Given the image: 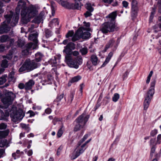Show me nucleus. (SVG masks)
Returning a JSON list of instances; mask_svg holds the SVG:
<instances>
[{"instance_id": "nucleus-1", "label": "nucleus", "mask_w": 161, "mask_h": 161, "mask_svg": "<svg viewBox=\"0 0 161 161\" xmlns=\"http://www.w3.org/2000/svg\"><path fill=\"white\" fill-rule=\"evenodd\" d=\"M26 2L24 0H19L16 9L19 11L20 9H22L21 20H27L32 19L37 13L36 8L33 6L29 7L26 11Z\"/></svg>"}, {"instance_id": "nucleus-2", "label": "nucleus", "mask_w": 161, "mask_h": 161, "mask_svg": "<svg viewBox=\"0 0 161 161\" xmlns=\"http://www.w3.org/2000/svg\"><path fill=\"white\" fill-rule=\"evenodd\" d=\"M64 48L63 52L66 54L65 57V62L69 67L78 69L79 65L76 63V61L75 58H73L71 56V51L75 48V44L71 42H69Z\"/></svg>"}, {"instance_id": "nucleus-3", "label": "nucleus", "mask_w": 161, "mask_h": 161, "mask_svg": "<svg viewBox=\"0 0 161 161\" xmlns=\"http://www.w3.org/2000/svg\"><path fill=\"white\" fill-rule=\"evenodd\" d=\"M156 78H152L150 87L146 94L144 101V109L146 110L148 108L151 101L155 93L154 87L156 84Z\"/></svg>"}, {"instance_id": "nucleus-4", "label": "nucleus", "mask_w": 161, "mask_h": 161, "mask_svg": "<svg viewBox=\"0 0 161 161\" xmlns=\"http://www.w3.org/2000/svg\"><path fill=\"white\" fill-rule=\"evenodd\" d=\"M117 23L115 21H108L103 24L100 30L104 34L113 32L119 29Z\"/></svg>"}, {"instance_id": "nucleus-5", "label": "nucleus", "mask_w": 161, "mask_h": 161, "mask_svg": "<svg viewBox=\"0 0 161 161\" xmlns=\"http://www.w3.org/2000/svg\"><path fill=\"white\" fill-rule=\"evenodd\" d=\"M40 65V64L36 63L35 60L31 61L30 59H27L19 68V72H22L25 71H30L37 68Z\"/></svg>"}, {"instance_id": "nucleus-6", "label": "nucleus", "mask_w": 161, "mask_h": 161, "mask_svg": "<svg viewBox=\"0 0 161 161\" xmlns=\"http://www.w3.org/2000/svg\"><path fill=\"white\" fill-rule=\"evenodd\" d=\"M16 95L12 92H6L4 97L1 99V101L5 105L4 107L3 106L0 104V109H7L9 105L12 104Z\"/></svg>"}, {"instance_id": "nucleus-7", "label": "nucleus", "mask_w": 161, "mask_h": 161, "mask_svg": "<svg viewBox=\"0 0 161 161\" xmlns=\"http://www.w3.org/2000/svg\"><path fill=\"white\" fill-rule=\"evenodd\" d=\"M10 115L12 121L16 122L21 120L24 116L25 114L22 110L19 109L17 110L16 108H14L13 109L11 110Z\"/></svg>"}, {"instance_id": "nucleus-8", "label": "nucleus", "mask_w": 161, "mask_h": 161, "mask_svg": "<svg viewBox=\"0 0 161 161\" xmlns=\"http://www.w3.org/2000/svg\"><path fill=\"white\" fill-rule=\"evenodd\" d=\"M119 43V42L118 40L115 42L113 38L111 39L106 45L105 49L106 51L109 47H113V51H115L117 49Z\"/></svg>"}, {"instance_id": "nucleus-9", "label": "nucleus", "mask_w": 161, "mask_h": 161, "mask_svg": "<svg viewBox=\"0 0 161 161\" xmlns=\"http://www.w3.org/2000/svg\"><path fill=\"white\" fill-rule=\"evenodd\" d=\"M85 114L83 113L78 117L75 120L77 123H79L81 125H83L84 126L88 121L89 115H88L85 116Z\"/></svg>"}, {"instance_id": "nucleus-10", "label": "nucleus", "mask_w": 161, "mask_h": 161, "mask_svg": "<svg viewBox=\"0 0 161 161\" xmlns=\"http://www.w3.org/2000/svg\"><path fill=\"white\" fill-rule=\"evenodd\" d=\"M33 43L32 42H30L27 43L25 46V49L22 50V54L25 55H28L30 51L31 50Z\"/></svg>"}, {"instance_id": "nucleus-11", "label": "nucleus", "mask_w": 161, "mask_h": 161, "mask_svg": "<svg viewBox=\"0 0 161 161\" xmlns=\"http://www.w3.org/2000/svg\"><path fill=\"white\" fill-rule=\"evenodd\" d=\"M0 27V33L3 34L7 33L10 30L11 27L8 25L6 22L4 23Z\"/></svg>"}, {"instance_id": "nucleus-12", "label": "nucleus", "mask_w": 161, "mask_h": 161, "mask_svg": "<svg viewBox=\"0 0 161 161\" xmlns=\"http://www.w3.org/2000/svg\"><path fill=\"white\" fill-rule=\"evenodd\" d=\"M81 29H78L74 34L72 38V41L75 42L81 38Z\"/></svg>"}, {"instance_id": "nucleus-13", "label": "nucleus", "mask_w": 161, "mask_h": 161, "mask_svg": "<svg viewBox=\"0 0 161 161\" xmlns=\"http://www.w3.org/2000/svg\"><path fill=\"white\" fill-rule=\"evenodd\" d=\"M38 35V33L36 31L30 34L28 38L29 40L33 41L36 44L38 42L37 37Z\"/></svg>"}, {"instance_id": "nucleus-14", "label": "nucleus", "mask_w": 161, "mask_h": 161, "mask_svg": "<svg viewBox=\"0 0 161 161\" xmlns=\"http://www.w3.org/2000/svg\"><path fill=\"white\" fill-rule=\"evenodd\" d=\"M86 8L89 11H86L84 14V15L86 17H87L92 15L91 12L93 11V8L92 7L91 4L89 3L86 4Z\"/></svg>"}, {"instance_id": "nucleus-15", "label": "nucleus", "mask_w": 161, "mask_h": 161, "mask_svg": "<svg viewBox=\"0 0 161 161\" xmlns=\"http://www.w3.org/2000/svg\"><path fill=\"white\" fill-rule=\"evenodd\" d=\"M35 81L32 79H30L25 83V90L28 91L31 90L35 84Z\"/></svg>"}, {"instance_id": "nucleus-16", "label": "nucleus", "mask_w": 161, "mask_h": 161, "mask_svg": "<svg viewBox=\"0 0 161 161\" xmlns=\"http://www.w3.org/2000/svg\"><path fill=\"white\" fill-rule=\"evenodd\" d=\"M38 12L36 15L33 17H35V20H43L45 19L46 15L44 11L41 12L38 14L37 15Z\"/></svg>"}, {"instance_id": "nucleus-17", "label": "nucleus", "mask_w": 161, "mask_h": 161, "mask_svg": "<svg viewBox=\"0 0 161 161\" xmlns=\"http://www.w3.org/2000/svg\"><path fill=\"white\" fill-rule=\"evenodd\" d=\"M81 38L84 39H87L90 37L91 33L88 31L83 32L82 30L81 29Z\"/></svg>"}, {"instance_id": "nucleus-18", "label": "nucleus", "mask_w": 161, "mask_h": 161, "mask_svg": "<svg viewBox=\"0 0 161 161\" xmlns=\"http://www.w3.org/2000/svg\"><path fill=\"white\" fill-rule=\"evenodd\" d=\"M90 61L93 65L96 66L97 64L98 58L96 55L93 54L91 55Z\"/></svg>"}, {"instance_id": "nucleus-19", "label": "nucleus", "mask_w": 161, "mask_h": 161, "mask_svg": "<svg viewBox=\"0 0 161 161\" xmlns=\"http://www.w3.org/2000/svg\"><path fill=\"white\" fill-rule=\"evenodd\" d=\"M117 11H114L109 14L106 17V18H108L111 20H114L117 16Z\"/></svg>"}, {"instance_id": "nucleus-20", "label": "nucleus", "mask_w": 161, "mask_h": 161, "mask_svg": "<svg viewBox=\"0 0 161 161\" xmlns=\"http://www.w3.org/2000/svg\"><path fill=\"white\" fill-rule=\"evenodd\" d=\"M43 57V55L42 54L40 53H37L35 54V62L37 63V62H40Z\"/></svg>"}, {"instance_id": "nucleus-21", "label": "nucleus", "mask_w": 161, "mask_h": 161, "mask_svg": "<svg viewBox=\"0 0 161 161\" xmlns=\"http://www.w3.org/2000/svg\"><path fill=\"white\" fill-rule=\"evenodd\" d=\"M9 132V130L7 129L4 131H0V139L5 137L7 136Z\"/></svg>"}, {"instance_id": "nucleus-22", "label": "nucleus", "mask_w": 161, "mask_h": 161, "mask_svg": "<svg viewBox=\"0 0 161 161\" xmlns=\"http://www.w3.org/2000/svg\"><path fill=\"white\" fill-rule=\"evenodd\" d=\"M64 130V126L62 125L61 126L60 129L58 130L57 134V136L58 138H60L61 136L63 133Z\"/></svg>"}, {"instance_id": "nucleus-23", "label": "nucleus", "mask_w": 161, "mask_h": 161, "mask_svg": "<svg viewBox=\"0 0 161 161\" xmlns=\"http://www.w3.org/2000/svg\"><path fill=\"white\" fill-rule=\"evenodd\" d=\"M18 21H4L3 23L6 22L8 25L10 26L14 27L18 23Z\"/></svg>"}, {"instance_id": "nucleus-24", "label": "nucleus", "mask_w": 161, "mask_h": 161, "mask_svg": "<svg viewBox=\"0 0 161 161\" xmlns=\"http://www.w3.org/2000/svg\"><path fill=\"white\" fill-rule=\"evenodd\" d=\"M84 127L83 125H81L79 123H77L74 128V131H77L80 130L81 129L83 128Z\"/></svg>"}, {"instance_id": "nucleus-25", "label": "nucleus", "mask_w": 161, "mask_h": 161, "mask_svg": "<svg viewBox=\"0 0 161 161\" xmlns=\"http://www.w3.org/2000/svg\"><path fill=\"white\" fill-rule=\"evenodd\" d=\"M75 94V92L72 91L71 92L68 98V102L69 103H71L73 99Z\"/></svg>"}, {"instance_id": "nucleus-26", "label": "nucleus", "mask_w": 161, "mask_h": 161, "mask_svg": "<svg viewBox=\"0 0 161 161\" xmlns=\"http://www.w3.org/2000/svg\"><path fill=\"white\" fill-rule=\"evenodd\" d=\"M81 78V77L80 75H77L73 77L70 80V82L71 83H75L77 82L79 80H80Z\"/></svg>"}, {"instance_id": "nucleus-27", "label": "nucleus", "mask_w": 161, "mask_h": 161, "mask_svg": "<svg viewBox=\"0 0 161 161\" xmlns=\"http://www.w3.org/2000/svg\"><path fill=\"white\" fill-rule=\"evenodd\" d=\"M20 11L16 9L14 14H13V20H18L19 17Z\"/></svg>"}, {"instance_id": "nucleus-28", "label": "nucleus", "mask_w": 161, "mask_h": 161, "mask_svg": "<svg viewBox=\"0 0 161 161\" xmlns=\"http://www.w3.org/2000/svg\"><path fill=\"white\" fill-rule=\"evenodd\" d=\"M10 40V37L7 35H3L1 37L0 41L2 42H4Z\"/></svg>"}, {"instance_id": "nucleus-29", "label": "nucleus", "mask_w": 161, "mask_h": 161, "mask_svg": "<svg viewBox=\"0 0 161 161\" xmlns=\"http://www.w3.org/2000/svg\"><path fill=\"white\" fill-rule=\"evenodd\" d=\"M138 10V8H131V15L132 17L134 18L137 16Z\"/></svg>"}, {"instance_id": "nucleus-30", "label": "nucleus", "mask_w": 161, "mask_h": 161, "mask_svg": "<svg viewBox=\"0 0 161 161\" xmlns=\"http://www.w3.org/2000/svg\"><path fill=\"white\" fill-rule=\"evenodd\" d=\"M57 58L54 57L53 58H52L49 60V63L51 65H52V66H55L57 65Z\"/></svg>"}, {"instance_id": "nucleus-31", "label": "nucleus", "mask_w": 161, "mask_h": 161, "mask_svg": "<svg viewBox=\"0 0 161 161\" xmlns=\"http://www.w3.org/2000/svg\"><path fill=\"white\" fill-rule=\"evenodd\" d=\"M13 15V12L10 11L9 14L4 15V17L7 20H11Z\"/></svg>"}, {"instance_id": "nucleus-32", "label": "nucleus", "mask_w": 161, "mask_h": 161, "mask_svg": "<svg viewBox=\"0 0 161 161\" xmlns=\"http://www.w3.org/2000/svg\"><path fill=\"white\" fill-rule=\"evenodd\" d=\"M8 145L7 141L6 139H4L0 141V147H4Z\"/></svg>"}, {"instance_id": "nucleus-33", "label": "nucleus", "mask_w": 161, "mask_h": 161, "mask_svg": "<svg viewBox=\"0 0 161 161\" xmlns=\"http://www.w3.org/2000/svg\"><path fill=\"white\" fill-rule=\"evenodd\" d=\"M7 77L6 75H4L0 78V85H3L6 81Z\"/></svg>"}, {"instance_id": "nucleus-34", "label": "nucleus", "mask_w": 161, "mask_h": 161, "mask_svg": "<svg viewBox=\"0 0 161 161\" xmlns=\"http://www.w3.org/2000/svg\"><path fill=\"white\" fill-rule=\"evenodd\" d=\"M1 67L3 68H6L8 66V61L6 59L2 60L1 64Z\"/></svg>"}, {"instance_id": "nucleus-35", "label": "nucleus", "mask_w": 161, "mask_h": 161, "mask_svg": "<svg viewBox=\"0 0 161 161\" xmlns=\"http://www.w3.org/2000/svg\"><path fill=\"white\" fill-rule=\"evenodd\" d=\"M80 52L82 55H86L88 53V49L87 47H83L80 50Z\"/></svg>"}, {"instance_id": "nucleus-36", "label": "nucleus", "mask_w": 161, "mask_h": 161, "mask_svg": "<svg viewBox=\"0 0 161 161\" xmlns=\"http://www.w3.org/2000/svg\"><path fill=\"white\" fill-rule=\"evenodd\" d=\"M45 32L46 37L47 38L50 37L52 35V31L48 29H45Z\"/></svg>"}, {"instance_id": "nucleus-37", "label": "nucleus", "mask_w": 161, "mask_h": 161, "mask_svg": "<svg viewBox=\"0 0 161 161\" xmlns=\"http://www.w3.org/2000/svg\"><path fill=\"white\" fill-rule=\"evenodd\" d=\"M76 61V63L78 65H81L82 63V57L81 56H79L75 58Z\"/></svg>"}, {"instance_id": "nucleus-38", "label": "nucleus", "mask_w": 161, "mask_h": 161, "mask_svg": "<svg viewBox=\"0 0 161 161\" xmlns=\"http://www.w3.org/2000/svg\"><path fill=\"white\" fill-rule=\"evenodd\" d=\"M32 22L35 23V25H31V28H35L38 27V24L41 22V21H32Z\"/></svg>"}, {"instance_id": "nucleus-39", "label": "nucleus", "mask_w": 161, "mask_h": 161, "mask_svg": "<svg viewBox=\"0 0 161 161\" xmlns=\"http://www.w3.org/2000/svg\"><path fill=\"white\" fill-rule=\"evenodd\" d=\"M14 108H12L11 109H7L5 110L4 115L5 117H8L10 115V112H11V110L13 109Z\"/></svg>"}, {"instance_id": "nucleus-40", "label": "nucleus", "mask_w": 161, "mask_h": 161, "mask_svg": "<svg viewBox=\"0 0 161 161\" xmlns=\"http://www.w3.org/2000/svg\"><path fill=\"white\" fill-rule=\"evenodd\" d=\"M84 151V149H80V150L78 151L77 150L76 152V154L75 156V157L73 158V159H75V158L78 157L80 154L82 153Z\"/></svg>"}, {"instance_id": "nucleus-41", "label": "nucleus", "mask_w": 161, "mask_h": 161, "mask_svg": "<svg viewBox=\"0 0 161 161\" xmlns=\"http://www.w3.org/2000/svg\"><path fill=\"white\" fill-rule=\"evenodd\" d=\"M119 94L116 93H115L112 98L113 101L114 102H116L119 99Z\"/></svg>"}, {"instance_id": "nucleus-42", "label": "nucleus", "mask_w": 161, "mask_h": 161, "mask_svg": "<svg viewBox=\"0 0 161 161\" xmlns=\"http://www.w3.org/2000/svg\"><path fill=\"white\" fill-rule=\"evenodd\" d=\"M21 126L23 129H24V130L27 132H29L30 130V127L26 124H21Z\"/></svg>"}, {"instance_id": "nucleus-43", "label": "nucleus", "mask_w": 161, "mask_h": 161, "mask_svg": "<svg viewBox=\"0 0 161 161\" xmlns=\"http://www.w3.org/2000/svg\"><path fill=\"white\" fill-rule=\"evenodd\" d=\"M155 139L154 138H152L150 141L149 144L150 147L156 146L157 142L155 143Z\"/></svg>"}, {"instance_id": "nucleus-44", "label": "nucleus", "mask_w": 161, "mask_h": 161, "mask_svg": "<svg viewBox=\"0 0 161 161\" xmlns=\"http://www.w3.org/2000/svg\"><path fill=\"white\" fill-rule=\"evenodd\" d=\"M88 134H86L83 137V138L78 143V145L79 146H80L81 144L88 137Z\"/></svg>"}, {"instance_id": "nucleus-45", "label": "nucleus", "mask_w": 161, "mask_h": 161, "mask_svg": "<svg viewBox=\"0 0 161 161\" xmlns=\"http://www.w3.org/2000/svg\"><path fill=\"white\" fill-rule=\"evenodd\" d=\"M74 34V32L73 30L69 31L66 35V37L67 38L69 37L73 36Z\"/></svg>"}, {"instance_id": "nucleus-46", "label": "nucleus", "mask_w": 161, "mask_h": 161, "mask_svg": "<svg viewBox=\"0 0 161 161\" xmlns=\"http://www.w3.org/2000/svg\"><path fill=\"white\" fill-rule=\"evenodd\" d=\"M64 97V93H62L61 94L58 95L56 99L55 100V101L57 102L60 101L61 99Z\"/></svg>"}, {"instance_id": "nucleus-47", "label": "nucleus", "mask_w": 161, "mask_h": 161, "mask_svg": "<svg viewBox=\"0 0 161 161\" xmlns=\"http://www.w3.org/2000/svg\"><path fill=\"white\" fill-rule=\"evenodd\" d=\"M153 71H151L149 74L148 75L147 77V79L146 80V83L147 84H148L150 81V80L151 79V78L152 77V75L153 74Z\"/></svg>"}, {"instance_id": "nucleus-48", "label": "nucleus", "mask_w": 161, "mask_h": 161, "mask_svg": "<svg viewBox=\"0 0 161 161\" xmlns=\"http://www.w3.org/2000/svg\"><path fill=\"white\" fill-rule=\"evenodd\" d=\"M131 8H138L137 7V3L136 0H133L132 2Z\"/></svg>"}, {"instance_id": "nucleus-49", "label": "nucleus", "mask_w": 161, "mask_h": 161, "mask_svg": "<svg viewBox=\"0 0 161 161\" xmlns=\"http://www.w3.org/2000/svg\"><path fill=\"white\" fill-rule=\"evenodd\" d=\"M151 147V151L150 155L151 157H152L153 155V154L155 153L156 148V146H153Z\"/></svg>"}, {"instance_id": "nucleus-50", "label": "nucleus", "mask_w": 161, "mask_h": 161, "mask_svg": "<svg viewBox=\"0 0 161 161\" xmlns=\"http://www.w3.org/2000/svg\"><path fill=\"white\" fill-rule=\"evenodd\" d=\"M129 74V72L128 70H126L124 73L123 74L122 77L123 80H125Z\"/></svg>"}, {"instance_id": "nucleus-51", "label": "nucleus", "mask_w": 161, "mask_h": 161, "mask_svg": "<svg viewBox=\"0 0 161 161\" xmlns=\"http://www.w3.org/2000/svg\"><path fill=\"white\" fill-rule=\"evenodd\" d=\"M110 59L109 58L107 57L104 62L102 65L101 67H104L108 63Z\"/></svg>"}, {"instance_id": "nucleus-52", "label": "nucleus", "mask_w": 161, "mask_h": 161, "mask_svg": "<svg viewBox=\"0 0 161 161\" xmlns=\"http://www.w3.org/2000/svg\"><path fill=\"white\" fill-rule=\"evenodd\" d=\"M7 127V125L4 123L0 124V130L5 129Z\"/></svg>"}, {"instance_id": "nucleus-53", "label": "nucleus", "mask_w": 161, "mask_h": 161, "mask_svg": "<svg viewBox=\"0 0 161 161\" xmlns=\"http://www.w3.org/2000/svg\"><path fill=\"white\" fill-rule=\"evenodd\" d=\"M61 119L60 118L55 117L53 120V122L54 125H55L57 122L60 121Z\"/></svg>"}, {"instance_id": "nucleus-54", "label": "nucleus", "mask_w": 161, "mask_h": 161, "mask_svg": "<svg viewBox=\"0 0 161 161\" xmlns=\"http://www.w3.org/2000/svg\"><path fill=\"white\" fill-rule=\"evenodd\" d=\"M158 132V131L156 129H154L153 130H152L150 133V135L152 136H155Z\"/></svg>"}, {"instance_id": "nucleus-55", "label": "nucleus", "mask_w": 161, "mask_h": 161, "mask_svg": "<svg viewBox=\"0 0 161 161\" xmlns=\"http://www.w3.org/2000/svg\"><path fill=\"white\" fill-rule=\"evenodd\" d=\"M161 142V134L158 135L157 137V143L160 144Z\"/></svg>"}, {"instance_id": "nucleus-56", "label": "nucleus", "mask_w": 161, "mask_h": 161, "mask_svg": "<svg viewBox=\"0 0 161 161\" xmlns=\"http://www.w3.org/2000/svg\"><path fill=\"white\" fill-rule=\"evenodd\" d=\"M122 4L123 7L125 8H127L128 6V3L125 1H124L122 2Z\"/></svg>"}, {"instance_id": "nucleus-57", "label": "nucleus", "mask_w": 161, "mask_h": 161, "mask_svg": "<svg viewBox=\"0 0 161 161\" xmlns=\"http://www.w3.org/2000/svg\"><path fill=\"white\" fill-rule=\"evenodd\" d=\"M25 84L23 83H20L18 87L20 89H22L24 88L25 89Z\"/></svg>"}, {"instance_id": "nucleus-58", "label": "nucleus", "mask_w": 161, "mask_h": 161, "mask_svg": "<svg viewBox=\"0 0 161 161\" xmlns=\"http://www.w3.org/2000/svg\"><path fill=\"white\" fill-rule=\"evenodd\" d=\"M42 82L43 85H46L50 84L51 82L49 81L48 80H43Z\"/></svg>"}, {"instance_id": "nucleus-59", "label": "nucleus", "mask_w": 161, "mask_h": 161, "mask_svg": "<svg viewBox=\"0 0 161 161\" xmlns=\"http://www.w3.org/2000/svg\"><path fill=\"white\" fill-rule=\"evenodd\" d=\"M158 27H159V29H161V22L153 26V28L154 29H156Z\"/></svg>"}, {"instance_id": "nucleus-60", "label": "nucleus", "mask_w": 161, "mask_h": 161, "mask_svg": "<svg viewBox=\"0 0 161 161\" xmlns=\"http://www.w3.org/2000/svg\"><path fill=\"white\" fill-rule=\"evenodd\" d=\"M51 9H52V14L53 16H54L55 14L54 8L53 6V3H51Z\"/></svg>"}, {"instance_id": "nucleus-61", "label": "nucleus", "mask_w": 161, "mask_h": 161, "mask_svg": "<svg viewBox=\"0 0 161 161\" xmlns=\"http://www.w3.org/2000/svg\"><path fill=\"white\" fill-rule=\"evenodd\" d=\"M63 147L62 146H60L58 148V149L57 151V155H59L60 154V152L62 149Z\"/></svg>"}, {"instance_id": "nucleus-62", "label": "nucleus", "mask_w": 161, "mask_h": 161, "mask_svg": "<svg viewBox=\"0 0 161 161\" xmlns=\"http://www.w3.org/2000/svg\"><path fill=\"white\" fill-rule=\"evenodd\" d=\"M160 157V154L157 153L155 155V158L153 159L152 161H158L157 159H158Z\"/></svg>"}, {"instance_id": "nucleus-63", "label": "nucleus", "mask_w": 161, "mask_h": 161, "mask_svg": "<svg viewBox=\"0 0 161 161\" xmlns=\"http://www.w3.org/2000/svg\"><path fill=\"white\" fill-rule=\"evenodd\" d=\"M155 11L154 10H153V11L152 12L151 15L150 17V20H152L153 17V15L155 13Z\"/></svg>"}, {"instance_id": "nucleus-64", "label": "nucleus", "mask_w": 161, "mask_h": 161, "mask_svg": "<svg viewBox=\"0 0 161 161\" xmlns=\"http://www.w3.org/2000/svg\"><path fill=\"white\" fill-rule=\"evenodd\" d=\"M51 109L49 108H47L45 110V112L47 114H50L51 112Z\"/></svg>"}]
</instances>
